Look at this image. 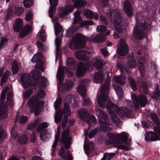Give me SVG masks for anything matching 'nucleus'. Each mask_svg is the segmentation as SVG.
I'll return each mask as SVG.
<instances>
[{
  "instance_id": "f257e3e1",
  "label": "nucleus",
  "mask_w": 160,
  "mask_h": 160,
  "mask_svg": "<svg viewBox=\"0 0 160 160\" xmlns=\"http://www.w3.org/2000/svg\"><path fill=\"white\" fill-rule=\"evenodd\" d=\"M110 86V80L109 78H107L105 81L102 87L101 95L99 96L98 102L99 106L102 108H104L106 107L108 113L111 115L112 121L116 122L115 119H118V118L112 109L114 110L121 117H129L130 115L131 112L127 108L124 107L119 108L118 105L114 104L111 102L108 101Z\"/></svg>"
},
{
  "instance_id": "f03ea898",
  "label": "nucleus",
  "mask_w": 160,
  "mask_h": 160,
  "mask_svg": "<svg viewBox=\"0 0 160 160\" xmlns=\"http://www.w3.org/2000/svg\"><path fill=\"white\" fill-rule=\"evenodd\" d=\"M70 130L67 128L64 130V131L62 133L60 142L64 144V148L61 147L60 151L58 152V155L63 159H65V148L66 149H68L71 144V140L72 138L69 137L70 133Z\"/></svg>"
},
{
  "instance_id": "7ed1b4c3",
  "label": "nucleus",
  "mask_w": 160,
  "mask_h": 160,
  "mask_svg": "<svg viewBox=\"0 0 160 160\" xmlns=\"http://www.w3.org/2000/svg\"><path fill=\"white\" fill-rule=\"evenodd\" d=\"M96 111L97 115L99 118L98 121L101 129L104 131L110 130L111 128L109 127L110 123L107 119V115L101 108H99Z\"/></svg>"
},
{
  "instance_id": "20e7f679",
  "label": "nucleus",
  "mask_w": 160,
  "mask_h": 160,
  "mask_svg": "<svg viewBox=\"0 0 160 160\" xmlns=\"http://www.w3.org/2000/svg\"><path fill=\"white\" fill-rule=\"evenodd\" d=\"M87 39L85 36L81 33L77 34L75 38L73 39V42L69 44L72 49H79L84 48L86 44Z\"/></svg>"
},
{
  "instance_id": "39448f33",
  "label": "nucleus",
  "mask_w": 160,
  "mask_h": 160,
  "mask_svg": "<svg viewBox=\"0 0 160 160\" xmlns=\"http://www.w3.org/2000/svg\"><path fill=\"white\" fill-rule=\"evenodd\" d=\"M65 114L64 118L65 119H68L67 116L71 115V111L70 110L69 105L67 103L64 104V108L63 110L60 109L57 112L54 117L55 122L56 123H58L61 120L63 114Z\"/></svg>"
},
{
  "instance_id": "423d86ee",
  "label": "nucleus",
  "mask_w": 160,
  "mask_h": 160,
  "mask_svg": "<svg viewBox=\"0 0 160 160\" xmlns=\"http://www.w3.org/2000/svg\"><path fill=\"white\" fill-rule=\"evenodd\" d=\"M28 103L29 106L34 109V114L36 116L38 115L39 114L41 108L44 105V102L43 101L38 102L36 99H34L32 97L29 100Z\"/></svg>"
},
{
  "instance_id": "0eeeda50",
  "label": "nucleus",
  "mask_w": 160,
  "mask_h": 160,
  "mask_svg": "<svg viewBox=\"0 0 160 160\" xmlns=\"http://www.w3.org/2000/svg\"><path fill=\"white\" fill-rule=\"evenodd\" d=\"M78 113L80 118L83 121L85 120L87 118V122L89 124H95L96 122V119L94 116L92 115L90 117L88 118L89 112L86 109L82 108L78 110Z\"/></svg>"
},
{
  "instance_id": "6e6552de",
  "label": "nucleus",
  "mask_w": 160,
  "mask_h": 160,
  "mask_svg": "<svg viewBox=\"0 0 160 160\" xmlns=\"http://www.w3.org/2000/svg\"><path fill=\"white\" fill-rule=\"evenodd\" d=\"M77 89L79 93L82 97V106H90L92 104L91 102L88 98H87L85 97L87 91L85 85L82 84L80 85Z\"/></svg>"
},
{
  "instance_id": "1a4fd4ad",
  "label": "nucleus",
  "mask_w": 160,
  "mask_h": 160,
  "mask_svg": "<svg viewBox=\"0 0 160 160\" xmlns=\"http://www.w3.org/2000/svg\"><path fill=\"white\" fill-rule=\"evenodd\" d=\"M128 51L127 43L123 39H121L117 48L118 53L121 56H124L128 54Z\"/></svg>"
},
{
  "instance_id": "9d476101",
  "label": "nucleus",
  "mask_w": 160,
  "mask_h": 160,
  "mask_svg": "<svg viewBox=\"0 0 160 160\" xmlns=\"http://www.w3.org/2000/svg\"><path fill=\"white\" fill-rule=\"evenodd\" d=\"M54 28L55 34L57 37L55 42L56 45V51L58 53L60 49L61 42L59 38L57 36L62 31L63 28L62 26L60 25V23L57 22L54 25Z\"/></svg>"
},
{
  "instance_id": "9b49d317",
  "label": "nucleus",
  "mask_w": 160,
  "mask_h": 160,
  "mask_svg": "<svg viewBox=\"0 0 160 160\" xmlns=\"http://www.w3.org/2000/svg\"><path fill=\"white\" fill-rule=\"evenodd\" d=\"M72 2L74 7L69 6L65 8L68 14L73 11L74 8H81L87 4V2L84 0H72Z\"/></svg>"
},
{
  "instance_id": "f8f14e48",
  "label": "nucleus",
  "mask_w": 160,
  "mask_h": 160,
  "mask_svg": "<svg viewBox=\"0 0 160 160\" xmlns=\"http://www.w3.org/2000/svg\"><path fill=\"white\" fill-rule=\"evenodd\" d=\"M90 63H86L82 62H80L78 67L77 70V76L78 77L82 76L86 72L87 70L89 69Z\"/></svg>"
},
{
  "instance_id": "ddd939ff",
  "label": "nucleus",
  "mask_w": 160,
  "mask_h": 160,
  "mask_svg": "<svg viewBox=\"0 0 160 160\" xmlns=\"http://www.w3.org/2000/svg\"><path fill=\"white\" fill-rule=\"evenodd\" d=\"M150 117L154 123L157 125L154 127V130L158 135L160 136V120L156 113H151Z\"/></svg>"
},
{
  "instance_id": "4468645a",
  "label": "nucleus",
  "mask_w": 160,
  "mask_h": 160,
  "mask_svg": "<svg viewBox=\"0 0 160 160\" xmlns=\"http://www.w3.org/2000/svg\"><path fill=\"white\" fill-rule=\"evenodd\" d=\"M21 80L22 83L23 87L25 89H27L31 86L32 81L28 74L24 73L21 76Z\"/></svg>"
},
{
  "instance_id": "2eb2a0df",
  "label": "nucleus",
  "mask_w": 160,
  "mask_h": 160,
  "mask_svg": "<svg viewBox=\"0 0 160 160\" xmlns=\"http://www.w3.org/2000/svg\"><path fill=\"white\" fill-rule=\"evenodd\" d=\"M49 1L50 4L48 11L49 17L52 18L54 17L53 13L56 12L58 0H49Z\"/></svg>"
},
{
  "instance_id": "dca6fc26",
  "label": "nucleus",
  "mask_w": 160,
  "mask_h": 160,
  "mask_svg": "<svg viewBox=\"0 0 160 160\" xmlns=\"http://www.w3.org/2000/svg\"><path fill=\"white\" fill-rule=\"evenodd\" d=\"M68 69L65 67H60L58 69L57 77L59 81L60 84H61L63 81L64 74Z\"/></svg>"
},
{
  "instance_id": "f3484780",
  "label": "nucleus",
  "mask_w": 160,
  "mask_h": 160,
  "mask_svg": "<svg viewBox=\"0 0 160 160\" xmlns=\"http://www.w3.org/2000/svg\"><path fill=\"white\" fill-rule=\"evenodd\" d=\"M123 9L125 13L129 18H131L133 14L131 5L128 1H126L124 3Z\"/></svg>"
},
{
  "instance_id": "a211bd4d",
  "label": "nucleus",
  "mask_w": 160,
  "mask_h": 160,
  "mask_svg": "<svg viewBox=\"0 0 160 160\" xmlns=\"http://www.w3.org/2000/svg\"><path fill=\"white\" fill-rule=\"evenodd\" d=\"M110 33L109 31L105 33H101L97 34L95 37L93 38L92 40L93 42L100 43L103 42L106 39V36L109 35Z\"/></svg>"
},
{
  "instance_id": "6ab92c4d",
  "label": "nucleus",
  "mask_w": 160,
  "mask_h": 160,
  "mask_svg": "<svg viewBox=\"0 0 160 160\" xmlns=\"http://www.w3.org/2000/svg\"><path fill=\"white\" fill-rule=\"evenodd\" d=\"M7 104H0V118H6L8 117Z\"/></svg>"
},
{
  "instance_id": "aec40b11",
  "label": "nucleus",
  "mask_w": 160,
  "mask_h": 160,
  "mask_svg": "<svg viewBox=\"0 0 160 160\" xmlns=\"http://www.w3.org/2000/svg\"><path fill=\"white\" fill-rule=\"evenodd\" d=\"M109 16L110 17L113 16L115 22L117 23H120L122 21V18L120 12L113 10L110 11Z\"/></svg>"
},
{
  "instance_id": "412c9836",
  "label": "nucleus",
  "mask_w": 160,
  "mask_h": 160,
  "mask_svg": "<svg viewBox=\"0 0 160 160\" xmlns=\"http://www.w3.org/2000/svg\"><path fill=\"white\" fill-rule=\"evenodd\" d=\"M23 26L22 19L19 18L17 19L13 25V29L14 31L16 32H18L22 28Z\"/></svg>"
},
{
  "instance_id": "4be33fe9",
  "label": "nucleus",
  "mask_w": 160,
  "mask_h": 160,
  "mask_svg": "<svg viewBox=\"0 0 160 160\" xmlns=\"http://www.w3.org/2000/svg\"><path fill=\"white\" fill-rule=\"evenodd\" d=\"M88 53V52L85 50L79 51L75 53L76 57L78 59L86 61L88 59V57L86 55Z\"/></svg>"
},
{
  "instance_id": "5701e85b",
  "label": "nucleus",
  "mask_w": 160,
  "mask_h": 160,
  "mask_svg": "<svg viewBox=\"0 0 160 160\" xmlns=\"http://www.w3.org/2000/svg\"><path fill=\"white\" fill-rule=\"evenodd\" d=\"M107 136L109 139V143L110 144H118V136L117 134L111 132H108Z\"/></svg>"
},
{
  "instance_id": "b1692460",
  "label": "nucleus",
  "mask_w": 160,
  "mask_h": 160,
  "mask_svg": "<svg viewBox=\"0 0 160 160\" xmlns=\"http://www.w3.org/2000/svg\"><path fill=\"white\" fill-rule=\"evenodd\" d=\"M66 63L68 69L74 70L76 68L77 65L75 60L73 58H67Z\"/></svg>"
},
{
  "instance_id": "393cba45",
  "label": "nucleus",
  "mask_w": 160,
  "mask_h": 160,
  "mask_svg": "<svg viewBox=\"0 0 160 160\" xmlns=\"http://www.w3.org/2000/svg\"><path fill=\"white\" fill-rule=\"evenodd\" d=\"M136 20L139 24V26L144 30H146L148 27L147 23L145 18L141 17H139L136 15Z\"/></svg>"
},
{
  "instance_id": "a878e982",
  "label": "nucleus",
  "mask_w": 160,
  "mask_h": 160,
  "mask_svg": "<svg viewBox=\"0 0 160 160\" xmlns=\"http://www.w3.org/2000/svg\"><path fill=\"white\" fill-rule=\"evenodd\" d=\"M31 29V28L29 25L25 26L24 28L22 29L19 34V37L20 38H23L28 35L30 32Z\"/></svg>"
},
{
  "instance_id": "bb28decb",
  "label": "nucleus",
  "mask_w": 160,
  "mask_h": 160,
  "mask_svg": "<svg viewBox=\"0 0 160 160\" xmlns=\"http://www.w3.org/2000/svg\"><path fill=\"white\" fill-rule=\"evenodd\" d=\"M145 139L146 141H155L160 140L159 137L153 132H152L150 134H148L145 136Z\"/></svg>"
},
{
  "instance_id": "cd10ccee",
  "label": "nucleus",
  "mask_w": 160,
  "mask_h": 160,
  "mask_svg": "<svg viewBox=\"0 0 160 160\" xmlns=\"http://www.w3.org/2000/svg\"><path fill=\"white\" fill-rule=\"evenodd\" d=\"M81 12V11L77 10L74 12V17L73 24H79L82 21V19L80 15Z\"/></svg>"
},
{
  "instance_id": "c85d7f7f",
  "label": "nucleus",
  "mask_w": 160,
  "mask_h": 160,
  "mask_svg": "<svg viewBox=\"0 0 160 160\" xmlns=\"http://www.w3.org/2000/svg\"><path fill=\"white\" fill-rule=\"evenodd\" d=\"M94 79L97 83H102L103 81V74L102 72H97L94 75Z\"/></svg>"
},
{
  "instance_id": "c756f323",
  "label": "nucleus",
  "mask_w": 160,
  "mask_h": 160,
  "mask_svg": "<svg viewBox=\"0 0 160 160\" xmlns=\"http://www.w3.org/2000/svg\"><path fill=\"white\" fill-rule=\"evenodd\" d=\"M118 136V144H122L123 142H126L128 139V136L127 133L123 132L121 133L117 134Z\"/></svg>"
},
{
  "instance_id": "7c9ffc66",
  "label": "nucleus",
  "mask_w": 160,
  "mask_h": 160,
  "mask_svg": "<svg viewBox=\"0 0 160 160\" xmlns=\"http://www.w3.org/2000/svg\"><path fill=\"white\" fill-rule=\"evenodd\" d=\"M139 104L142 107H144L148 102V99L146 96L141 95L138 96Z\"/></svg>"
},
{
  "instance_id": "2f4dec72",
  "label": "nucleus",
  "mask_w": 160,
  "mask_h": 160,
  "mask_svg": "<svg viewBox=\"0 0 160 160\" xmlns=\"http://www.w3.org/2000/svg\"><path fill=\"white\" fill-rule=\"evenodd\" d=\"M133 35L136 39L141 40L143 37L142 32L138 30V26H136L134 28Z\"/></svg>"
},
{
  "instance_id": "473e14b6",
  "label": "nucleus",
  "mask_w": 160,
  "mask_h": 160,
  "mask_svg": "<svg viewBox=\"0 0 160 160\" xmlns=\"http://www.w3.org/2000/svg\"><path fill=\"white\" fill-rule=\"evenodd\" d=\"M114 89L118 96V99L121 100L123 96V92L122 87L118 85H116L114 87Z\"/></svg>"
},
{
  "instance_id": "72a5a7b5",
  "label": "nucleus",
  "mask_w": 160,
  "mask_h": 160,
  "mask_svg": "<svg viewBox=\"0 0 160 160\" xmlns=\"http://www.w3.org/2000/svg\"><path fill=\"white\" fill-rule=\"evenodd\" d=\"M128 66L131 68H133L136 65V62L133 57L131 55H129L128 57Z\"/></svg>"
},
{
  "instance_id": "f704fd0d",
  "label": "nucleus",
  "mask_w": 160,
  "mask_h": 160,
  "mask_svg": "<svg viewBox=\"0 0 160 160\" xmlns=\"http://www.w3.org/2000/svg\"><path fill=\"white\" fill-rule=\"evenodd\" d=\"M131 98L133 103L135 110H138L139 108V102L138 101V98L136 95L134 94H132Z\"/></svg>"
},
{
  "instance_id": "c9c22d12",
  "label": "nucleus",
  "mask_w": 160,
  "mask_h": 160,
  "mask_svg": "<svg viewBox=\"0 0 160 160\" xmlns=\"http://www.w3.org/2000/svg\"><path fill=\"white\" fill-rule=\"evenodd\" d=\"M93 66L97 70L100 69L103 65L102 62L99 59L96 58L93 63Z\"/></svg>"
},
{
  "instance_id": "e433bc0d",
  "label": "nucleus",
  "mask_w": 160,
  "mask_h": 160,
  "mask_svg": "<svg viewBox=\"0 0 160 160\" xmlns=\"http://www.w3.org/2000/svg\"><path fill=\"white\" fill-rule=\"evenodd\" d=\"M11 73V72H10L8 70H7L4 73L1 79L0 84L1 86H2L3 84L6 82L8 78V76Z\"/></svg>"
},
{
  "instance_id": "4c0bfd02",
  "label": "nucleus",
  "mask_w": 160,
  "mask_h": 160,
  "mask_svg": "<svg viewBox=\"0 0 160 160\" xmlns=\"http://www.w3.org/2000/svg\"><path fill=\"white\" fill-rule=\"evenodd\" d=\"M125 78L124 75L118 76L115 77L114 80L117 83L122 86L125 82Z\"/></svg>"
},
{
  "instance_id": "58836bf2",
  "label": "nucleus",
  "mask_w": 160,
  "mask_h": 160,
  "mask_svg": "<svg viewBox=\"0 0 160 160\" xmlns=\"http://www.w3.org/2000/svg\"><path fill=\"white\" fill-rule=\"evenodd\" d=\"M42 54L41 53H39L33 55L31 59V61L32 62H39L42 61Z\"/></svg>"
},
{
  "instance_id": "ea45409f",
  "label": "nucleus",
  "mask_w": 160,
  "mask_h": 160,
  "mask_svg": "<svg viewBox=\"0 0 160 160\" xmlns=\"http://www.w3.org/2000/svg\"><path fill=\"white\" fill-rule=\"evenodd\" d=\"M27 136L25 134H24L19 137L18 142L20 144L23 145L27 143Z\"/></svg>"
},
{
  "instance_id": "a19ab883",
  "label": "nucleus",
  "mask_w": 160,
  "mask_h": 160,
  "mask_svg": "<svg viewBox=\"0 0 160 160\" xmlns=\"http://www.w3.org/2000/svg\"><path fill=\"white\" fill-rule=\"evenodd\" d=\"M128 80L131 88L133 91H135L137 89V87L134 80L131 77H128Z\"/></svg>"
},
{
  "instance_id": "79ce46f5",
  "label": "nucleus",
  "mask_w": 160,
  "mask_h": 160,
  "mask_svg": "<svg viewBox=\"0 0 160 160\" xmlns=\"http://www.w3.org/2000/svg\"><path fill=\"white\" fill-rule=\"evenodd\" d=\"M24 11L23 7L18 6H16L14 9V12L15 15L19 16L22 15Z\"/></svg>"
},
{
  "instance_id": "37998d69",
  "label": "nucleus",
  "mask_w": 160,
  "mask_h": 160,
  "mask_svg": "<svg viewBox=\"0 0 160 160\" xmlns=\"http://www.w3.org/2000/svg\"><path fill=\"white\" fill-rule=\"evenodd\" d=\"M19 66L16 61H15L12 64V70L13 75L17 73L18 72Z\"/></svg>"
},
{
  "instance_id": "c03bdc74",
  "label": "nucleus",
  "mask_w": 160,
  "mask_h": 160,
  "mask_svg": "<svg viewBox=\"0 0 160 160\" xmlns=\"http://www.w3.org/2000/svg\"><path fill=\"white\" fill-rule=\"evenodd\" d=\"M93 12L89 9L84 10V14L86 17L89 19L93 18Z\"/></svg>"
},
{
  "instance_id": "a18cd8bd",
  "label": "nucleus",
  "mask_w": 160,
  "mask_h": 160,
  "mask_svg": "<svg viewBox=\"0 0 160 160\" xmlns=\"http://www.w3.org/2000/svg\"><path fill=\"white\" fill-rule=\"evenodd\" d=\"M48 127V123L47 122H42L39 124L37 128V132L39 133L42 130Z\"/></svg>"
},
{
  "instance_id": "49530a36",
  "label": "nucleus",
  "mask_w": 160,
  "mask_h": 160,
  "mask_svg": "<svg viewBox=\"0 0 160 160\" xmlns=\"http://www.w3.org/2000/svg\"><path fill=\"white\" fill-rule=\"evenodd\" d=\"M40 82L39 80L36 81L40 86L41 87H45L47 83L46 78L44 76H41L40 78Z\"/></svg>"
},
{
  "instance_id": "de8ad7c7",
  "label": "nucleus",
  "mask_w": 160,
  "mask_h": 160,
  "mask_svg": "<svg viewBox=\"0 0 160 160\" xmlns=\"http://www.w3.org/2000/svg\"><path fill=\"white\" fill-rule=\"evenodd\" d=\"M48 132L47 129L42 130L40 133V137L41 139L45 140L48 138Z\"/></svg>"
},
{
  "instance_id": "09e8293b",
  "label": "nucleus",
  "mask_w": 160,
  "mask_h": 160,
  "mask_svg": "<svg viewBox=\"0 0 160 160\" xmlns=\"http://www.w3.org/2000/svg\"><path fill=\"white\" fill-rule=\"evenodd\" d=\"M75 30H76L74 28H69L67 30L66 33L65 35V37L67 38H70L72 36Z\"/></svg>"
},
{
  "instance_id": "8fccbe9b",
  "label": "nucleus",
  "mask_w": 160,
  "mask_h": 160,
  "mask_svg": "<svg viewBox=\"0 0 160 160\" xmlns=\"http://www.w3.org/2000/svg\"><path fill=\"white\" fill-rule=\"evenodd\" d=\"M72 87V82L71 81L69 80L62 85V88L64 90H68L71 88Z\"/></svg>"
},
{
  "instance_id": "3c124183",
  "label": "nucleus",
  "mask_w": 160,
  "mask_h": 160,
  "mask_svg": "<svg viewBox=\"0 0 160 160\" xmlns=\"http://www.w3.org/2000/svg\"><path fill=\"white\" fill-rule=\"evenodd\" d=\"M160 96V92L158 88H157L154 92V93L152 96V98L157 100L159 98Z\"/></svg>"
},
{
  "instance_id": "603ef678",
  "label": "nucleus",
  "mask_w": 160,
  "mask_h": 160,
  "mask_svg": "<svg viewBox=\"0 0 160 160\" xmlns=\"http://www.w3.org/2000/svg\"><path fill=\"white\" fill-rule=\"evenodd\" d=\"M41 73L39 71H35L32 75V78L35 81H38L41 77Z\"/></svg>"
},
{
  "instance_id": "864d4df0",
  "label": "nucleus",
  "mask_w": 160,
  "mask_h": 160,
  "mask_svg": "<svg viewBox=\"0 0 160 160\" xmlns=\"http://www.w3.org/2000/svg\"><path fill=\"white\" fill-rule=\"evenodd\" d=\"M23 4L27 8L32 7L33 5V0H24Z\"/></svg>"
},
{
  "instance_id": "5fc2aeb1",
  "label": "nucleus",
  "mask_w": 160,
  "mask_h": 160,
  "mask_svg": "<svg viewBox=\"0 0 160 160\" xmlns=\"http://www.w3.org/2000/svg\"><path fill=\"white\" fill-rule=\"evenodd\" d=\"M32 12L31 10H28L25 15V19L26 21H30L32 19Z\"/></svg>"
},
{
  "instance_id": "6e6d98bb",
  "label": "nucleus",
  "mask_w": 160,
  "mask_h": 160,
  "mask_svg": "<svg viewBox=\"0 0 160 160\" xmlns=\"http://www.w3.org/2000/svg\"><path fill=\"white\" fill-rule=\"evenodd\" d=\"M96 29L97 32L103 33L107 31L106 27L102 25H99L97 26Z\"/></svg>"
},
{
  "instance_id": "4d7b16f0",
  "label": "nucleus",
  "mask_w": 160,
  "mask_h": 160,
  "mask_svg": "<svg viewBox=\"0 0 160 160\" xmlns=\"http://www.w3.org/2000/svg\"><path fill=\"white\" fill-rule=\"evenodd\" d=\"M38 120L37 119L35 120V122L30 123L27 126V129L28 130H32L36 127V125H38Z\"/></svg>"
},
{
  "instance_id": "13d9d810",
  "label": "nucleus",
  "mask_w": 160,
  "mask_h": 160,
  "mask_svg": "<svg viewBox=\"0 0 160 160\" xmlns=\"http://www.w3.org/2000/svg\"><path fill=\"white\" fill-rule=\"evenodd\" d=\"M8 40L7 38H3L0 41V50L2 48L5 47L7 44Z\"/></svg>"
},
{
  "instance_id": "bf43d9fd",
  "label": "nucleus",
  "mask_w": 160,
  "mask_h": 160,
  "mask_svg": "<svg viewBox=\"0 0 160 160\" xmlns=\"http://www.w3.org/2000/svg\"><path fill=\"white\" fill-rule=\"evenodd\" d=\"M43 63L41 61L39 62H37L35 65V68L37 69L40 70L42 72L44 71L43 69Z\"/></svg>"
},
{
  "instance_id": "052dcab7",
  "label": "nucleus",
  "mask_w": 160,
  "mask_h": 160,
  "mask_svg": "<svg viewBox=\"0 0 160 160\" xmlns=\"http://www.w3.org/2000/svg\"><path fill=\"white\" fill-rule=\"evenodd\" d=\"M62 102V99L61 98H58L55 102L54 108L56 110L59 108L60 105Z\"/></svg>"
},
{
  "instance_id": "680f3d73",
  "label": "nucleus",
  "mask_w": 160,
  "mask_h": 160,
  "mask_svg": "<svg viewBox=\"0 0 160 160\" xmlns=\"http://www.w3.org/2000/svg\"><path fill=\"white\" fill-rule=\"evenodd\" d=\"M68 14V13L66 10L65 8L63 9L62 8H61L60 11L58 12L59 16L61 18L64 17Z\"/></svg>"
},
{
  "instance_id": "e2e57ef3",
  "label": "nucleus",
  "mask_w": 160,
  "mask_h": 160,
  "mask_svg": "<svg viewBox=\"0 0 160 160\" xmlns=\"http://www.w3.org/2000/svg\"><path fill=\"white\" fill-rule=\"evenodd\" d=\"M94 24L93 21L91 20L85 21L82 22L81 23L79 24V27H81L82 26H86L87 25H92Z\"/></svg>"
},
{
  "instance_id": "0e129e2a",
  "label": "nucleus",
  "mask_w": 160,
  "mask_h": 160,
  "mask_svg": "<svg viewBox=\"0 0 160 160\" xmlns=\"http://www.w3.org/2000/svg\"><path fill=\"white\" fill-rule=\"evenodd\" d=\"M98 131V129H94L92 130L90 132L88 135V137L90 139H91L97 134Z\"/></svg>"
},
{
  "instance_id": "69168bd1",
  "label": "nucleus",
  "mask_w": 160,
  "mask_h": 160,
  "mask_svg": "<svg viewBox=\"0 0 160 160\" xmlns=\"http://www.w3.org/2000/svg\"><path fill=\"white\" fill-rule=\"evenodd\" d=\"M28 117L25 116H21L20 117L19 122L20 124H24L27 122L28 120Z\"/></svg>"
},
{
  "instance_id": "338daca9",
  "label": "nucleus",
  "mask_w": 160,
  "mask_h": 160,
  "mask_svg": "<svg viewBox=\"0 0 160 160\" xmlns=\"http://www.w3.org/2000/svg\"><path fill=\"white\" fill-rule=\"evenodd\" d=\"M46 95V93L45 91L42 89H40L38 93V96L40 98H43Z\"/></svg>"
},
{
  "instance_id": "774afa93",
  "label": "nucleus",
  "mask_w": 160,
  "mask_h": 160,
  "mask_svg": "<svg viewBox=\"0 0 160 160\" xmlns=\"http://www.w3.org/2000/svg\"><path fill=\"white\" fill-rule=\"evenodd\" d=\"M100 19L101 21L103 24L107 25L108 24V21L105 16L102 15H101L100 16Z\"/></svg>"
}]
</instances>
